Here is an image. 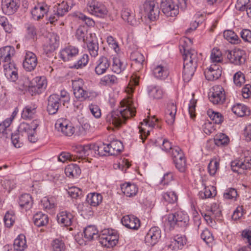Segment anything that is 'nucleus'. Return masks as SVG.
Listing matches in <instances>:
<instances>
[{"instance_id":"obj_11","label":"nucleus","mask_w":251,"mask_h":251,"mask_svg":"<svg viewBox=\"0 0 251 251\" xmlns=\"http://www.w3.org/2000/svg\"><path fill=\"white\" fill-rule=\"evenodd\" d=\"M161 231L157 226L152 227L147 233L145 241L149 246H153L155 245L161 238Z\"/></svg>"},{"instance_id":"obj_28","label":"nucleus","mask_w":251,"mask_h":251,"mask_svg":"<svg viewBox=\"0 0 251 251\" xmlns=\"http://www.w3.org/2000/svg\"><path fill=\"white\" fill-rule=\"evenodd\" d=\"M121 17L123 19L126 21L128 24L132 25H137V22L135 19V14L134 12L128 8H124L121 12Z\"/></svg>"},{"instance_id":"obj_61","label":"nucleus","mask_w":251,"mask_h":251,"mask_svg":"<svg viewBox=\"0 0 251 251\" xmlns=\"http://www.w3.org/2000/svg\"><path fill=\"white\" fill-rule=\"evenodd\" d=\"M99 149H97V154L100 156L109 155V150L108 144L102 143L98 146Z\"/></svg>"},{"instance_id":"obj_37","label":"nucleus","mask_w":251,"mask_h":251,"mask_svg":"<svg viewBox=\"0 0 251 251\" xmlns=\"http://www.w3.org/2000/svg\"><path fill=\"white\" fill-rule=\"evenodd\" d=\"M102 201V196L99 193H93L88 195L87 201L92 206L99 205Z\"/></svg>"},{"instance_id":"obj_57","label":"nucleus","mask_w":251,"mask_h":251,"mask_svg":"<svg viewBox=\"0 0 251 251\" xmlns=\"http://www.w3.org/2000/svg\"><path fill=\"white\" fill-rule=\"evenodd\" d=\"M163 199L171 203H175L177 201V196L174 192H168L163 195Z\"/></svg>"},{"instance_id":"obj_24","label":"nucleus","mask_w":251,"mask_h":251,"mask_svg":"<svg viewBox=\"0 0 251 251\" xmlns=\"http://www.w3.org/2000/svg\"><path fill=\"white\" fill-rule=\"evenodd\" d=\"M197 66H195L187 61H184L182 76L185 82L189 81L194 74Z\"/></svg>"},{"instance_id":"obj_31","label":"nucleus","mask_w":251,"mask_h":251,"mask_svg":"<svg viewBox=\"0 0 251 251\" xmlns=\"http://www.w3.org/2000/svg\"><path fill=\"white\" fill-rule=\"evenodd\" d=\"M19 204L22 208L25 209V210L30 209L33 204L31 196L28 194L22 195L19 197Z\"/></svg>"},{"instance_id":"obj_21","label":"nucleus","mask_w":251,"mask_h":251,"mask_svg":"<svg viewBox=\"0 0 251 251\" xmlns=\"http://www.w3.org/2000/svg\"><path fill=\"white\" fill-rule=\"evenodd\" d=\"M57 219L59 224L65 226H71L74 220L73 215L66 211L59 212L57 216Z\"/></svg>"},{"instance_id":"obj_16","label":"nucleus","mask_w":251,"mask_h":251,"mask_svg":"<svg viewBox=\"0 0 251 251\" xmlns=\"http://www.w3.org/2000/svg\"><path fill=\"white\" fill-rule=\"evenodd\" d=\"M2 9L6 15H10L15 13L19 6V0H2Z\"/></svg>"},{"instance_id":"obj_49","label":"nucleus","mask_w":251,"mask_h":251,"mask_svg":"<svg viewBox=\"0 0 251 251\" xmlns=\"http://www.w3.org/2000/svg\"><path fill=\"white\" fill-rule=\"evenodd\" d=\"M214 142L217 146H225L229 142V138L226 134L220 133L216 135Z\"/></svg>"},{"instance_id":"obj_7","label":"nucleus","mask_w":251,"mask_h":251,"mask_svg":"<svg viewBox=\"0 0 251 251\" xmlns=\"http://www.w3.org/2000/svg\"><path fill=\"white\" fill-rule=\"evenodd\" d=\"M226 55L230 62L235 65H242L246 61V56L245 52L244 50L240 49L227 50L226 52Z\"/></svg>"},{"instance_id":"obj_8","label":"nucleus","mask_w":251,"mask_h":251,"mask_svg":"<svg viewBox=\"0 0 251 251\" xmlns=\"http://www.w3.org/2000/svg\"><path fill=\"white\" fill-rule=\"evenodd\" d=\"M160 9L167 17H175L179 13L178 7L173 0H161Z\"/></svg>"},{"instance_id":"obj_17","label":"nucleus","mask_w":251,"mask_h":251,"mask_svg":"<svg viewBox=\"0 0 251 251\" xmlns=\"http://www.w3.org/2000/svg\"><path fill=\"white\" fill-rule=\"evenodd\" d=\"M205 77L209 81H213L218 79L221 75L222 70L219 66L216 64L211 65L204 72Z\"/></svg>"},{"instance_id":"obj_1","label":"nucleus","mask_w":251,"mask_h":251,"mask_svg":"<svg viewBox=\"0 0 251 251\" xmlns=\"http://www.w3.org/2000/svg\"><path fill=\"white\" fill-rule=\"evenodd\" d=\"M84 237L88 240L98 238L100 244L107 248L115 246L118 242L119 235L117 231L112 229H104L98 235V231L93 226L86 227L83 231Z\"/></svg>"},{"instance_id":"obj_3","label":"nucleus","mask_w":251,"mask_h":251,"mask_svg":"<svg viewBox=\"0 0 251 251\" xmlns=\"http://www.w3.org/2000/svg\"><path fill=\"white\" fill-rule=\"evenodd\" d=\"M189 221L188 215L183 211H178L168 216L167 224L170 226V229L174 228L176 226L185 227Z\"/></svg>"},{"instance_id":"obj_18","label":"nucleus","mask_w":251,"mask_h":251,"mask_svg":"<svg viewBox=\"0 0 251 251\" xmlns=\"http://www.w3.org/2000/svg\"><path fill=\"white\" fill-rule=\"evenodd\" d=\"M176 111V106L173 102H170L167 104L165 111V119L166 123L168 125L171 126L174 124Z\"/></svg>"},{"instance_id":"obj_27","label":"nucleus","mask_w":251,"mask_h":251,"mask_svg":"<svg viewBox=\"0 0 251 251\" xmlns=\"http://www.w3.org/2000/svg\"><path fill=\"white\" fill-rule=\"evenodd\" d=\"M109 150V155H117L124 150L123 143L117 140L111 141L108 144Z\"/></svg>"},{"instance_id":"obj_52","label":"nucleus","mask_w":251,"mask_h":251,"mask_svg":"<svg viewBox=\"0 0 251 251\" xmlns=\"http://www.w3.org/2000/svg\"><path fill=\"white\" fill-rule=\"evenodd\" d=\"M207 114L214 124H221L223 121V117L222 114L219 112L209 110L207 111Z\"/></svg>"},{"instance_id":"obj_29","label":"nucleus","mask_w":251,"mask_h":251,"mask_svg":"<svg viewBox=\"0 0 251 251\" xmlns=\"http://www.w3.org/2000/svg\"><path fill=\"white\" fill-rule=\"evenodd\" d=\"M121 190L126 197H132L136 195L138 189L135 184L126 183L121 185Z\"/></svg>"},{"instance_id":"obj_13","label":"nucleus","mask_w":251,"mask_h":251,"mask_svg":"<svg viewBox=\"0 0 251 251\" xmlns=\"http://www.w3.org/2000/svg\"><path fill=\"white\" fill-rule=\"evenodd\" d=\"M38 60L36 55L32 52L26 51L23 62L24 68L26 71L31 72L35 69Z\"/></svg>"},{"instance_id":"obj_32","label":"nucleus","mask_w":251,"mask_h":251,"mask_svg":"<svg viewBox=\"0 0 251 251\" xmlns=\"http://www.w3.org/2000/svg\"><path fill=\"white\" fill-rule=\"evenodd\" d=\"M198 195L201 199L214 197L216 195V187L211 185L206 186L204 185L203 190L199 192Z\"/></svg>"},{"instance_id":"obj_48","label":"nucleus","mask_w":251,"mask_h":251,"mask_svg":"<svg viewBox=\"0 0 251 251\" xmlns=\"http://www.w3.org/2000/svg\"><path fill=\"white\" fill-rule=\"evenodd\" d=\"M25 27L26 37L29 39L34 40L37 36V29L35 25L32 24H26Z\"/></svg>"},{"instance_id":"obj_56","label":"nucleus","mask_w":251,"mask_h":251,"mask_svg":"<svg viewBox=\"0 0 251 251\" xmlns=\"http://www.w3.org/2000/svg\"><path fill=\"white\" fill-rule=\"evenodd\" d=\"M68 194L73 199H77L82 196V191L77 187H73L69 189Z\"/></svg>"},{"instance_id":"obj_6","label":"nucleus","mask_w":251,"mask_h":251,"mask_svg":"<svg viewBox=\"0 0 251 251\" xmlns=\"http://www.w3.org/2000/svg\"><path fill=\"white\" fill-rule=\"evenodd\" d=\"M87 11L97 17L104 18L107 14L106 7L97 0H89L87 3Z\"/></svg>"},{"instance_id":"obj_35","label":"nucleus","mask_w":251,"mask_h":251,"mask_svg":"<svg viewBox=\"0 0 251 251\" xmlns=\"http://www.w3.org/2000/svg\"><path fill=\"white\" fill-rule=\"evenodd\" d=\"M59 37L53 33L50 34L47 37L46 41L47 47H49L48 50L52 51L54 50L58 46Z\"/></svg>"},{"instance_id":"obj_36","label":"nucleus","mask_w":251,"mask_h":251,"mask_svg":"<svg viewBox=\"0 0 251 251\" xmlns=\"http://www.w3.org/2000/svg\"><path fill=\"white\" fill-rule=\"evenodd\" d=\"M14 250L17 251H23L26 247L25 237L23 234H20L15 239L14 242Z\"/></svg>"},{"instance_id":"obj_34","label":"nucleus","mask_w":251,"mask_h":251,"mask_svg":"<svg viewBox=\"0 0 251 251\" xmlns=\"http://www.w3.org/2000/svg\"><path fill=\"white\" fill-rule=\"evenodd\" d=\"M33 220L35 225L40 227L45 226L48 223L49 218L47 215L39 212L34 215Z\"/></svg>"},{"instance_id":"obj_14","label":"nucleus","mask_w":251,"mask_h":251,"mask_svg":"<svg viewBox=\"0 0 251 251\" xmlns=\"http://www.w3.org/2000/svg\"><path fill=\"white\" fill-rule=\"evenodd\" d=\"M72 85L74 94L76 99L83 100L89 97L87 91L83 88V84L82 79L74 81Z\"/></svg>"},{"instance_id":"obj_33","label":"nucleus","mask_w":251,"mask_h":251,"mask_svg":"<svg viewBox=\"0 0 251 251\" xmlns=\"http://www.w3.org/2000/svg\"><path fill=\"white\" fill-rule=\"evenodd\" d=\"M66 175L70 178L78 176L81 173V170L78 166L75 164L68 165L65 169Z\"/></svg>"},{"instance_id":"obj_20","label":"nucleus","mask_w":251,"mask_h":251,"mask_svg":"<svg viewBox=\"0 0 251 251\" xmlns=\"http://www.w3.org/2000/svg\"><path fill=\"white\" fill-rule=\"evenodd\" d=\"M183 50V60L186 62L187 61L189 63L193 64L195 66H198V62L199 61V57L197 52L194 49L186 50L184 47H182Z\"/></svg>"},{"instance_id":"obj_47","label":"nucleus","mask_w":251,"mask_h":251,"mask_svg":"<svg viewBox=\"0 0 251 251\" xmlns=\"http://www.w3.org/2000/svg\"><path fill=\"white\" fill-rule=\"evenodd\" d=\"M126 67V64H124L120 59L118 58L113 59L112 71L114 72L120 74L125 69Z\"/></svg>"},{"instance_id":"obj_2","label":"nucleus","mask_w":251,"mask_h":251,"mask_svg":"<svg viewBox=\"0 0 251 251\" xmlns=\"http://www.w3.org/2000/svg\"><path fill=\"white\" fill-rule=\"evenodd\" d=\"M121 107L112 113L108 120L113 126H121L126 124V121L135 115V109L132 107V101L129 99H124L120 102Z\"/></svg>"},{"instance_id":"obj_54","label":"nucleus","mask_w":251,"mask_h":251,"mask_svg":"<svg viewBox=\"0 0 251 251\" xmlns=\"http://www.w3.org/2000/svg\"><path fill=\"white\" fill-rule=\"evenodd\" d=\"M15 220V216L13 211H8L6 212L4 217V222L7 227H11L13 225Z\"/></svg>"},{"instance_id":"obj_44","label":"nucleus","mask_w":251,"mask_h":251,"mask_svg":"<svg viewBox=\"0 0 251 251\" xmlns=\"http://www.w3.org/2000/svg\"><path fill=\"white\" fill-rule=\"evenodd\" d=\"M118 83V78L114 75H107L103 76L100 80L102 85L111 86Z\"/></svg>"},{"instance_id":"obj_4","label":"nucleus","mask_w":251,"mask_h":251,"mask_svg":"<svg viewBox=\"0 0 251 251\" xmlns=\"http://www.w3.org/2000/svg\"><path fill=\"white\" fill-rule=\"evenodd\" d=\"M145 15L151 21H155L159 18L160 9L154 0H146L143 6Z\"/></svg>"},{"instance_id":"obj_15","label":"nucleus","mask_w":251,"mask_h":251,"mask_svg":"<svg viewBox=\"0 0 251 251\" xmlns=\"http://www.w3.org/2000/svg\"><path fill=\"white\" fill-rule=\"evenodd\" d=\"M48 103L47 110L49 114L53 115L57 113L60 106V99L57 94H52L48 99Z\"/></svg>"},{"instance_id":"obj_30","label":"nucleus","mask_w":251,"mask_h":251,"mask_svg":"<svg viewBox=\"0 0 251 251\" xmlns=\"http://www.w3.org/2000/svg\"><path fill=\"white\" fill-rule=\"evenodd\" d=\"M15 50L11 46H5L0 49V61L8 62L11 59V56L13 55Z\"/></svg>"},{"instance_id":"obj_46","label":"nucleus","mask_w":251,"mask_h":251,"mask_svg":"<svg viewBox=\"0 0 251 251\" xmlns=\"http://www.w3.org/2000/svg\"><path fill=\"white\" fill-rule=\"evenodd\" d=\"M36 127L33 128H30V126H26L24 128L25 132L26 133L28 139L31 143H34L37 142L38 140L36 134Z\"/></svg>"},{"instance_id":"obj_12","label":"nucleus","mask_w":251,"mask_h":251,"mask_svg":"<svg viewBox=\"0 0 251 251\" xmlns=\"http://www.w3.org/2000/svg\"><path fill=\"white\" fill-rule=\"evenodd\" d=\"M61 59L64 61H75L78 55V50L72 46H69L63 49L60 52Z\"/></svg>"},{"instance_id":"obj_10","label":"nucleus","mask_w":251,"mask_h":251,"mask_svg":"<svg viewBox=\"0 0 251 251\" xmlns=\"http://www.w3.org/2000/svg\"><path fill=\"white\" fill-rule=\"evenodd\" d=\"M98 146L95 144H89L86 145H78L75 146V151L81 156H95L97 154Z\"/></svg>"},{"instance_id":"obj_45","label":"nucleus","mask_w":251,"mask_h":251,"mask_svg":"<svg viewBox=\"0 0 251 251\" xmlns=\"http://www.w3.org/2000/svg\"><path fill=\"white\" fill-rule=\"evenodd\" d=\"M220 160L217 158H213L208 165V171L210 176H214L219 169Z\"/></svg>"},{"instance_id":"obj_25","label":"nucleus","mask_w":251,"mask_h":251,"mask_svg":"<svg viewBox=\"0 0 251 251\" xmlns=\"http://www.w3.org/2000/svg\"><path fill=\"white\" fill-rule=\"evenodd\" d=\"M130 57L132 61V66L136 67L138 71L143 68L145 57L142 53L138 51H135L131 53Z\"/></svg>"},{"instance_id":"obj_59","label":"nucleus","mask_w":251,"mask_h":251,"mask_svg":"<svg viewBox=\"0 0 251 251\" xmlns=\"http://www.w3.org/2000/svg\"><path fill=\"white\" fill-rule=\"evenodd\" d=\"M201 239L206 243L208 244L212 242L214 237L210 231L205 228L203 230L201 235Z\"/></svg>"},{"instance_id":"obj_60","label":"nucleus","mask_w":251,"mask_h":251,"mask_svg":"<svg viewBox=\"0 0 251 251\" xmlns=\"http://www.w3.org/2000/svg\"><path fill=\"white\" fill-rule=\"evenodd\" d=\"M233 81L236 85L241 86L245 81L244 74L240 71L237 72L233 76Z\"/></svg>"},{"instance_id":"obj_5","label":"nucleus","mask_w":251,"mask_h":251,"mask_svg":"<svg viewBox=\"0 0 251 251\" xmlns=\"http://www.w3.org/2000/svg\"><path fill=\"white\" fill-rule=\"evenodd\" d=\"M172 157L176 168L180 172H184L186 168V160L179 147H174L172 150Z\"/></svg>"},{"instance_id":"obj_50","label":"nucleus","mask_w":251,"mask_h":251,"mask_svg":"<svg viewBox=\"0 0 251 251\" xmlns=\"http://www.w3.org/2000/svg\"><path fill=\"white\" fill-rule=\"evenodd\" d=\"M250 0H238L237 4H241L239 10L244 11L246 10L248 16L251 19V3L249 2Z\"/></svg>"},{"instance_id":"obj_63","label":"nucleus","mask_w":251,"mask_h":251,"mask_svg":"<svg viewBox=\"0 0 251 251\" xmlns=\"http://www.w3.org/2000/svg\"><path fill=\"white\" fill-rule=\"evenodd\" d=\"M4 74L7 78L12 82H15L18 78L17 69L5 71Z\"/></svg>"},{"instance_id":"obj_58","label":"nucleus","mask_w":251,"mask_h":251,"mask_svg":"<svg viewBox=\"0 0 251 251\" xmlns=\"http://www.w3.org/2000/svg\"><path fill=\"white\" fill-rule=\"evenodd\" d=\"M52 248L53 251H64L65 249V244L63 242L59 239H55L52 243Z\"/></svg>"},{"instance_id":"obj_51","label":"nucleus","mask_w":251,"mask_h":251,"mask_svg":"<svg viewBox=\"0 0 251 251\" xmlns=\"http://www.w3.org/2000/svg\"><path fill=\"white\" fill-rule=\"evenodd\" d=\"M42 203L43 208L47 210L52 209L56 205V201L54 197L45 198L44 200L42 201Z\"/></svg>"},{"instance_id":"obj_62","label":"nucleus","mask_w":251,"mask_h":251,"mask_svg":"<svg viewBox=\"0 0 251 251\" xmlns=\"http://www.w3.org/2000/svg\"><path fill=\"white\" fill-rule=\"evenodd\" d=\"M242 169H248L251 166V152L247 151L245 153L244 159L242 161Z\"/></svg>"},{"instance_id":"obj_23","label":"nucleus","mask_w":251,"mask_h":251,"mask_svg":"<svg viewBox=\"0 0 251 251\" xmlns=\"http://www.w3.org/2000/svg\"><path fill=\"white\" fill-rule=\"evenodd\" d=\"M47 85V80L45 76H37L30 81L29 87L39 93L40 90L45 89Z\"/></svg>"},{"instance_id":"obj_22","label":"nucleus","mask_w":251,"mask_h":251,"mask_svg":"<svg viewBox=\"0 0 251 251\" xmlns=\"http://www.w3.org/2000/svg\"><path fill=\"white\" fill-rule=\"evenodd\" d=\"M186 239L185 237L177 235L171 239L170 243L168 245L169 249L173 251L181 250L186 244Z\"/></svg>"},{"instance_id":"obj_9","label":"nucleus","mask_w":251,"mask_h":251,"mask_svg":"<svg viewBox=\"0 0 251 251\" xmlns=\"http://www.w3.org/2000/svg\"><path fill=\"white\" fill-rule=\"evenodd\" d=\"M208 98L214 104L223 103L226 99L223 88L220 85L214 86L209 93Z\"/></svg>"},{"instance_id":"obj_39","label":"nucleus","mask_w":251,"mask_h":251,"mask_svg":"<svg viewBox=\"0 0 251 251\" xmlns=\"http://www.w3.org/2000/svg\"><path fill=\"white\" fill-rule=\"evenodd\" d=\"M153 73L155 77L160 79L165 78L169 75L167 68L161 65L156 66L153 69Z\"/></svg>"},{"instance_id":"obj_55","label":"nucleus","mask_w":251,"mask_h":251,"mask_svg":"<svg viewBox=\"0 0 251 251\" xmlns=\"http://www.w3.org/2000/svg\"><path fill=\"white\" fill-rule=\"evenodd\" d=\"M87 48L92 56L96 57L98 55L99 45L97 42H90L88 44Z\"/></svg>"},{"instance_id":"obj_38","label":"nucleus","mask_w":251,"mask_h":251,"mask_svg":"<svg viewBox=\"0 0 251 251\" xmlns=\"http://www.w3.org/2000/svg\"><path fill=\"white\" fill-rule=\"evenodd\" d=\"M232 112L239 117H243L249 114L250 110L245 105L237 103L234 105L232 108Z\"/></svg>"},{"instance_id":"obj_19","label":"nucleus","mask_w":251,"mask_h":251,"mask_svg":"<svg viewBox=\"0 0 251 251\" xmlns=\"http://www.w3.org/2000/svg\"><path fill=\"white\" fill-rule=\"evenodd\" d=\"M121 222L124 226L130 229H137L140 226L139 219L132 215L124 216Z\"/></svg>"},{"instance_id":"obj_26","label":"nucleus","mask_w":251,"mask_h":251,"mask_svg":"<svg viewBox=\"0 0 251 251\" xmlns=\"http://www.w3.org/2000/svg\"><path fill=\"white\" fill-rule=\"evenodd\" d=\"M110 62L108 58L101 56L97 61V65L95 67V72L98 75L105 73L109 68Z\"/></svg>"},{"instance_id":"obj_43","label":"nucleus","mask_w":251,"mask_h":251,"mask_svg":"<svg viewBox=\"0 0 251 251\" xmlns=\"http://www.w3.org/2000/svg\"><path fill=\"white\" fill-rule=\"evenodd\" d=\"M148 93L151 97L159 99L162 97L164 92L158 86H151L148 88Z\"/></svg>"},{"instance_id":"obj_53","label":"nucleus","mask_w":251,"mask_h":251,"mask_svg":"<svg viewBox=\"0 0 251 251\" xmlns=\"http://www.w3.org/2000/svg\"><path fill=\"white\" fill-rule=\"evenodd\" d=\"M35 108L31 107L26 106L23 110L22 113V117L25 120H30L33 118V115L35 113Z\"/></svg>"},{"instance_id":"obj_40","label":"nucleus","mask_w":251,"mask_h":251,"mask_svg":"<svg viewBox=\"0 0 251 251\" xmlns=\"http://www.w3.org/2000/svg\"><path fill=\"white\" fill-rule=\"evenodd\" d=\"M75 61H76L70 67L76 69H80L87 64L89 61V56L87 54H84L80 57L78 56L77 58Z\"/></svg>"},{"instance_id":"obj_42","label":"nucleus","mask_w":251,"mask_h":251,"mask_svg":"<svg viewBox=\"0 0 251 251\" xmlns=\"http://www.w3.org/2000/svg\"><path fill=\"white\" fill-rule=\"evenodd\" d=\"M54 129L58 134L62 133L67 136H71L75 133V126H54Z\"/></svg>"},{"instance_id":"obj_64","label":"nucleus","mask_w":251,"mask_h":251,"mask_svg":"<svg viewBox=\"0 0 251 251\" xmlns=\"http://www.w3.org/2000/svg\"><path fill=\"white\" fill-rule=\"evenodd\" d=\"M210 59L213 63L220 62L222 59L221 51L219 50L213 49L211 53Z\"/></svg>"},{"instance_id":"obj_41","label":"nucleus","mask_w":251,"mask_h":251,"mask_svg":"<svg viewBox=\"0 0 251 251\" xmlns=\"http://www.w3.org/2000/svg\"><path fill=\"white\" fill-rule=\"evenodd\" d=\"M223 36L226 40L231 44H238L240 41L238 36L231 30H225Z\"/></svg>"}]
</instances>
